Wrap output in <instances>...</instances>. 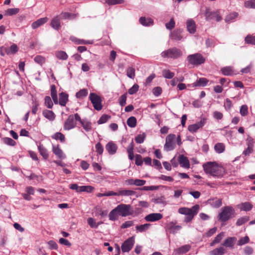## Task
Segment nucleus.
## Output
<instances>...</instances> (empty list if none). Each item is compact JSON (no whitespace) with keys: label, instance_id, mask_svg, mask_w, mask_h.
<instances>
[{"label":"nucleus","instance_id":"nucleus-1","mask_svg":"<svg viewBox=\"0 0 255 255\" xmlns=\"http://www.w3.org/2000/svg\"><path fill=\"white\" fill-rule=\"evenodd\" d=\"M204 172L215 177H222L225 173L224 168L216 162H207L203 165Z\"/></svg>","mask_w":255,"mask_h":255},{"label":"nucleus","instance_id":"nucleus-2","mask_svg":"<svg viewBox=\"0 0 255 255\" xmlns=\"http://www.w3.org/2000/svg\"><path fill=\"white\" fill-rule=\"evenodd\" d=\"M132 213L133 210L130 205L121 204L110 212L109 218L110 220L115 221L118 219L119 216L126 217Z\"/></svg>","mask_w":255,"mask_h":255},{"label":"nucleus","instance_id":"nucleus-3","mask_svg":"<svg viewBox=\"0 0 255 255\" xmlns=\"http://www.w3.org/2000/svg\"><path fill=\"white\" fill-rule=\"evenodd\" d=\"M199 205H195L191 208L187 207H181L178 209V213L186 215L184 219V221L186 223L190 222L194 218V217L197 214L199 210Z\"/></svg>","mask_w":255,"mask_h":255},{"label":"nucleus","instance_id":"nucleus-4","mask_svg":"<svg viewBox=\"0 0 255 255\" xmlns=\"http://www.w3.org/2000/svg\"><path fill=\"white\" fill-rule=\"evenodd\" d=\"M81 120L80 116L77 114L70 115L66 120L64 124V128L65 130H70L74 128L77 124V122Z\"/></svg>","mask_w":255,"mask_h":255},{"label":"nucleus","instance_id":"nucleus-5","mask_svg":"<svg viewBox=\"0 0 255 255\" xmlns=\"http://www.w3.org/2000/svg\"><path fill=\"white\" fill-rule=\"evenodd\" d=\"M235 214L234 208L230 206H226L222 209L219 215V219L222 222H226L229 220Z\"/></svg>","mask_w":255,"mask_h":255},{"label":"nucleus","instance_id":"nucleus-6","mask_svg":"<svg viewBox=\"0 0 255 255\" xmlns=\"http://www.w3.org/2000/svg\"><path fill=\"white\" fill-rule=\"evenodd\" d=\"M182 55L181 50L177 48H172L168 49L167 50L163 51L161 53V57L163 58L177 59Z\"/></svg>","mask_w":255,"mask_h":255},{"label":"nucleus","instance_id":"nucleus-7","mask_svg":"<svg viewBox=\"0 0 255 255\" xmlns=\"http://www.w3.org/2000/svg\"><path fill=\"white\" fill-rule=\"evenodd\" d=\"M188 62L194 66H198L205 62V58L200 53H195L188 56Z\"/></svg>","mask_w":255,"mask_h":255},{"label":"nucleus","instance_id":"nucleus-8","mask_svg":"<svg viewBox=\"0 0 255 255\" xmlns=\"http://www.w3.org/2000/svg\"><path fill=\"white\" fill-rule=\"evenodd\" d=\"M89 99L93 104L94 109L97 111H100L103 108L102 105V99L100 96L95 93H90Z\"/></svg>","mask_w":255,"mask_h":255},{"label":"nucleus","instance_id":"nucleus-9","mask_svg":"<svg viewBox=\"0 0 255 255\" xmlns=\"http://www.w3.org/2000/svg\"><path fill=\"white\" fill-rule=\"evenodd\" d=\"M176 136L174 134H168L166 137L164 148L167 151L173 150L176 146Z\"/></svg>","mask_w":255,"mask_h":255},{"label":"nucleus","instance_id":"nucleus-10","mask_svg":"<svg viewBox=\"0 0 255 255\" xmlns=\"http://www.w3.org/2000/svg\"><path fill=\"white\" fill-rule=\"evenodd\" d=\"M135 243L134 238L131 237L126 240L121 246L123 252H129L132 248Z\"/></svg>","mask_w":255,"mask_h":255},{"label":"nucleus","instance_id":"nucleus-11","mask_svg":"<svg viewBox=\"0 0 255 255\" xmlns=\"http://www.w3.org/2000/svg\"><path fill=\"white\" fill-rule=\"evenodd\" d=\"M206 123V119H202L200 122L193 125H189L188 129L192 133L196 132L199 128H202Z\"/></svg>","mask_w":255,"mask_h":255},{"label":"nucleus","instance_id":"nucleus-12","mask_svg":"<svg viewBox=\"0 0 255 255\" xmlns=\"http://www.w3.org/2000/svg\"><path fill=\"white\" fill-rule=\"evenodd\" d=\"M206 17L208 20L214 19L217 21H219L222 19V16L218 11L214 12L207 11Z\"/></svg>","mask_w":255,"mask_h":255},{"label":"nucleus","instance_id":"nucleus-13","mask_svg":"<svg viewBox=\"0 0 255 255\" xmlns=\"http://www.w3.org/2000/svg\"><path fill=\"white\" fill-rule=\"evenodd\" d=\"M176 222H171L169 223L166 227V231L172 234H175L181 228V226L179 225H176Z\"/></svg>","mask_w":255,"mask_h":255},{"label":"nucleus","instance_id":"nucleus-14","mask_svg":"<svg viewBox=\"0 0 255 255\" xmlns=\"http://www.w3.org/2000/svg\"><path fill=\"white\" fill-rule=\"evenodd\" d=\"M18 51V47L15 44H13L9 47H4L2 48L0 54L2 56L4 55V52L7 54H13Z\"/></svg>","mask_w":255,"mask_h":255},{"label":"nucleus","instance_id":"nucleus-15","mask_svg":"<svg viewBox=\"0 0 255 255\" xmlns=\"http://www.w3.org/2000/svg\"><path fill=\"white\" fill-rule=\"evenodd\" d=\"M163 218L162 214L160 213H151L145 217V220L147 222H155L161 220Z\"/></svg>","mask_w":255,"mask_h":255},{"label":"nucleus","instance_id":"nucleus-16","mask_svg":"<svg viewBox=\"0 0 255 255\" xmlns=\"http://www.w3.org/2000/svg\"><path fill=\"white\" fill-rule=\"evenodd\" d=\"M52 151L57 157L60 159H64L65 158V155L64 154L63 151L60 148L59 145H53Z\"/></svg>","mask_w":255,"mask_h":255},{"label":"nucleus","instance_id":"nucleus-17","mask_svg":"<svg viewBox=\"0 0 255 255\" xmlns=\"http://www.w3.org/2000/svg\"><path fill=\"white\" fill-rule=\"evenodd\" d=\"M117 194L118 196H130L135 195V192L131 190L121 188L118 190Z\"/></svg>","mask_w":255,"mask_h":255},{"label":"nucleus","instance_id":"nucleus-18","mask_svg":"<svg viewBox=\"0 0 255 255\" xmlns=\"http://www.w3.org/2000/svg\"><path fill=\"white\" fill-rule=\"evenodd\" d=\"M178 161L181 166L185 168H190V163L189 160L188 159L187 157L184 156V155H181L179 156Z\"/></svg>","mask_w":255,"mask_h":255},{"label":"nucleus","instance_id":"nucleus-19","mask_svg":"<svg viewBox=\"0 0 255 255\" xmlns=\"http://www.w3.org/2000/svg\"><path fill=\"white\" fill-rule=\"evenodd\" d=\"M238 208L241 211H249L252 210L253 205L250 202H246L242 203L238 205Z\"/></svg>","mask_w":255,"mask_h":255},{"label":"nucleus","instance_id":"nucleus-20","mask_svg":"<svg viewBox=\"0 0 255 255\" xmlns=\"http://www.w3.org/2000/svg\"><path fill=\"white\" fill-rule=\"evenodd\" d=\"M106 149L110 154H115L117 150V145L112 141L108 142L106 146Z\"/></svg>","mask_w":255,"mask_h":255},{"label":"nucleus","instance_id":"nucleus-21","mask_svg":"<svg viewBox=\"0 0 255 255\" xmlns=\"http://www.w3.org/2000/svg\"><path fill=\"white\" fill-rule=\"evenodd\" d=\"M48 20V19L46 17L39 18L32 23V24H31L32 28L33 29H36V28H38V27L42 25L46 22H47Z\"/></svg>","mask_w":255,"mask_h":255},{"label":"nucleus","instance_id":"nucleus-22","mask_svg":"<svg viewBox=\"0 0 255 255\" xmlns=\"http://www.w3.org/2000/svg\"><path fill=\"white\" fill-rule=\"evenodd\" d=\"M186 25L188 31L190 33H194L196 29L195 22L192 19H188L187 21Z\"/></svg>","mask_w":255,"mask_h":255},{"label":"nucleus","instance_id":"nucleus-23","mask_svg":"<svg viewBox=\"0 0 255 255\" xmlns=\"http://www.w3.org/2000/svg\"><path fill=\"white\" fill-rule=\"evenodd\" d=\"M68 101V95L64 92H62L59 94V100L58 103L61 106H65L67 102Z\"/></svg>","mask_w":255,"mask_h":255},{"label":"nucleus","instance_id":"nucleus-24","mask_svg":"<svg viewBox=\"0 0 255 255\" xmlns=\"http://www.w3.org/2000/svg\"><path fill=\"white\" fill-rule=\"evenodd\" d=\"M79 122L81 124V126L86 131H89L92 129V123L91 122L86 119H81V120H79Z\"/></svg>","mask_w":255,"mask_h":255},{"label":"nucleus","instance_id":"nucleus-25","mask_svg":"<svg viewBox=\"0 0 255 255\" xmlns=\"http://www.w3.org/2000/svg\"><path fill=\"white\" fill-rule=\"evenodd\" d=\"M191 249V246L189 245H186L174 250L175 254H183L188 252Z\"/></svg>","mask_w":255,"mask_h":255},{"label":"nucleus","instance_id":"nucleus-26","mask_svg":"<svg viewBox=\"0 0 255 255\" xmlns=\"http://www.w3.org/2000/svg\"><path fill=\"white\" fill-rule=\"evenodd\" d=\"M237 240L235 237H229L225 240L223 245L227 248H233Z\"/></svg>","mask_w":255,"mask_h":255},{"label":"nucleus","instance_id":"nucleus-27","mask_svg":"<svg viewBox=\"0 0 255 255\" xmlns=\"http://www.w3.org/2000/svg\"><path fill=\"white\" fill-rule=\"evenodd\" d=\"M43 116L50 121H53L55 118V114L50 110H44L42 112Z\"/></svg>","mask_w":255,"mask_h":255},{"label":"nucleus","instance_id":"nucleus-28","mask_svg":"<svg viewBox=\"0 0 255 255\" xmlns=\"http://www.w3.org/2000/svg\"><path fill=\"white\" fill-rule=\"evenodd\" d=\"M60 19V17L59 16H57L52 19L51 25L53 28L57 30L60 28L61 27Z\"/></svg>","mask_w":255,"mask_h":255},{"label":"nucleus","instance_id":"nucleus-29","mask_svg":"<svg viewBox=\"0 0 255 255\" xmlns=\"http://www.w3.org/2000/svg\"><path fill=\"white\" fill-rule=\"evenodd\" d=\"M70 39L72 42H73L74 43H75V44H91L92 43V42H91L89 40H85L83 39H78L74 36H70Z\"/></svg>","mask_w":255,"mask_h":255},{"label":"nucleus","instance_id":"nucleus-30","mask_svg":"<svg viewBox=\"0 0 255 255\" xmlns=\"http://www.w3.org/2000/svg\"><path fill=\"white\" fill-rule=\"evenodd\" d=\"M182 31L181 30H174L171 33L170 37L172 39L175 40H180L182 39Z\"/></svg>","mask_w":255,"mask_h":255},{"label":"nucleus","instance_id":"nucleus-31","mask_svg":"<svg viewBox=\"0 0 255 255\" xmlns=\"http://www.w3.org/2000/svg\"><path fill=\"white\" fill-rule=\"evenodd\" d=\"M209 203L214 207L218 208L222 205V200L217 198L210 199L208 201Z\"/></svg>","mask_w":255,"mask_h":255},{"label":"nucleus","instance_id":"nucleus-32","mask_svg":"<svg viewBox=\"0 0 255 255\" xmlns=\"http://www.w3.org/2000/svg\"><path fill=\"white\" fill-rule=\"evenodd\" d=\"M208 81V80L206 78H200L197 80L196 82L193 84V87L205 86L207 84Z\"/></svg>","mask_w":255,"mask_h":255},{"label":"nucleus","instance_id":"nucleus-33","mask_svg":"<svg viewBox=\"0 0 255 255\" xmlns=\"http://www.w3.org/2000/svg\"><path fill=\"white\" fill-rule=\"evenodd\" d=\"M226 252V249L221 247L219 248H216L209 253L210 255H223Z\"/></svg>","mask_w":255,"mask_h":255},{"label":"nucleus","instance_id":"nucleus-34","mask_svg":"<svg viewBox=\"0 0 255 255\" xmlns=\"http://www.w3.org/2000/svg\"><path fill=\"white\" fill-rule=\"evenodd\" d=\"M140 23L144 26H150L152 25L153 21L150 18H146L145 17H141L139 19Z\"/></svg>","mask_w":255,"mask_h":255},{"label":"nucleus","instance_id":"nucleus-35","mask_svg":"<svg viewBox=\"0 0 255 255\" xmlns=\"http://www.w3.org/2000/svg\"><path fill=\"white\" fill-rule=\"evenodd\" d=\"M19 11L18 8H10L4 11V15L5 16H12L18 13Z\"/></svg>","mask_w":255,"mask_h":255},{"label":"nucleus","instance_id":"nucleus-36","mask_svg":"<svg viewBox=\"0 0 255 255\" xmlns=\"http://www.w3.org/2000/svg\"><path fill=\"white\" fill-rule=\"evenodd\" d=\"M162 76L164 78H165L166 79H172L175 75L174 73L173 72H171L169 69L163 70L162 71Z\"/></svg>","mask_w":255,"mask_h":255},{"label":"nucleus","instance_id":"nucleus-37","mask_svg":"<svg viewBox=\"0 0 255 255\" xmlns=\"http://www.w3.org/2000/svg\"><path fill=\"white\" fill-rule=\"evenodd\" d=\"M214 149L218 153H223L225 150V145L223 143H217L214 146Z\"/></svg>","mask_w":255,"mask_h":255},{"label":"nucleus","instance_id":"nucleus-38","mask_svg":"<svg viewBox=\"0 0 255 255\" xmlns=\"http://www.w3.org/2000/svg\"><path fill=\"white\" fill-rule=\"evenodd\" d=\"M133 148H134V145L132 141L130 144L127 147V152L128 153V158L130 160H132L134 158V154H133Z\"/></svg>","mask_w":255,"mask_h":255},{"label":"nucleus","instance_id":"nucleus-39","mask_svg":"<svg viewBox=\"0 0 255 255\" xmlns=\"http://www.w3.org/2000/svg\"><path fill=\"white\" fill-rule=\"evenodd\" d=\"M51 96L55 104H58V99L57 95V91L54 86H52L51 87Z\"/></svg>","mask_w":255,"mask_h":255},{"label":"nucleus","instance_id":"nucleus-40","mask_svg":"<svg viewBox=\"0 0 255 255\" xmlns=\"http://www.w3.org/2000/svg\"><path fill=\"white\" fill-rule=\"evenodd\" d=\"M56 57L61 60H65L68 58V55L63 51H57L55 52Z\"/></svg>","mask_w":255,"mask_h":255},{"label":"nucleus","instance_id":"nucleus-41","mask_svg":"<svg viewBox=\"0 0 255 255\" xmlns=\"http://www.w3.org/2000/svg\"><path fill=\"white\" fill-rule=\"evenodd\" d=\"M38 150L41 155L45 159L49 157V154L47 149L42 145L38 146Z\"/></svg>","mask_w":255,"mask_h":255},{"label":"nucleus","instance_id":"nucleus-42","mask_svg":"<svg viewBox=\"0 0 255 255\" xmlns=\"http://www.w3.org/2000/svg\"><path fill=\"white\" fill-rule=\"evenodd\" d=\"M95 188L94 187L88 185V186H80L79 192H85L87 193H92Z\"/></svg>","mask_w":255,"mask_h":255},{"label":"nucleus","instance_id":"nucleus-43","mask_svg":"<svg viewBox=\"0 0 255 255\" xmlns=\"http://www.w3.org/2000/svg\"><path fill=\"white\" fill-rule=\"evenodd\" d=\"M222 73L226 76L232 75L234 74V71L231 67H226L221 69Z\"/></svg>","mask_w":255,"mask_h":255},{"label":"nucleus","instance_id":"nucleus-44","mask_svg":"<svg viewBox=\"0 0 255 255\" xmlns=\"http://www.w3.org/2000/svg\"><path fill=\"white\" fill-rule=\"evenodd\" d=\"M88 93V90L86 89H83L77 92L76 94V96L78 99H83L87 96Z\"/></svg>","mask_w":255,"mask_h":255},{"label":"nucleus","instance_id":"nucleus-45","mask_svg":"<svg viewBox=\"0 0 255 255\" xmlns=\"http://www.w3.org/2000/svg\"><path fill=\"white\" fill-rule=\"evenodd\" d=\"M249 220L250 218L249 216H246L241 217L240 218L238 219L236 222V225L238 226H240L245 224V223L247 222L248 221H249Z\"/></svg>","mask_w":255,"mask_h":255},{"label":"nucleus","instance_id":"nucleus-46","mask_svg":"<svg viewBox=\"0 0 255 255\" xmlns=\"http://www.w3.org/2000/svg\"><path fill=\"white\" fill-rule=\"evenodd\" d=\"M128 125L131 128H134L136 125V119L134 117L129 118L127 120Z\"/></svg>","mask_w":255,"mask_h":255},{"label":"nucleus","instance_id":"nucleus-47","mask_svg":"<svg viewBox=\"0 0 255 255\" xmlns=\"http://www.w3.org/2000/svg\"><path fill=\"white\" fill-rule=\"evenodd\" d=\"M44 104L48 109H51L53 107V104L51 98L49 96H46L44 98Z\"/></svg>","mask_w":255,"mask_h":255},{"label":"nucleus","instance_id":"nucleus-48","mask_svg":"<svg viewBox=\"0 0 255 255\" xmlns=\"http://www.w3.org/2000/svg\"><path fill=\"white\" fill-rule=\"evenodd\" d=\"M150 226V224H145L139 226H136V229L140 232H142L148 230Z\"/></svg>","mask_w":255,"mask_h":255},{"label":"nucleus","instance_id":"nucleus-49","mask_svg":"<svg viewBox=\"0 0 255 255\" xmlns=\"http://www.w3.org/2000/svg\"><path fill=\"white\" fill-rule=\"evenodd\" d=\"M76 15L74 14H72L69 12H62L61 14V17L64 19H72L75 17Z\"/></svg>","mask_w":255,"mask_h":255},{"label":"nucleus","instance_id":"nucleus-50","mask_svg":"<svg viewBox=\"0 0 255 255\" xmlns=\"http://www.w3.org/2000/svg\"><path fill=\"white\" fill-rule=\"evenodd\" d=\"M52 137L56 140H60L62 142L65 141V136L61 132H56L52 136Z\"/></svg>","mask_w":255,"mask_h":255},{"label":"nucleus","instance_id":"nucleus-51","mask_svg":"<svg viewBox=\"0 0 255 255\" xmlns=\"http://www.w3.org/2000/svg\"><path fill=\"white\" fill-rule=\"evenodd\" d=\"M250 242V239L248 236H245L244 237L241 238L238 241V246H243L244 245Z\"/></svg>","mask_w":255,"mask_h":255},{"label":"nucleus","instance_id":"nucleus-52","mask_svg":"<svg viewBox=\"0 0 255 255\" xmlns=\"http://www.w3.org/2000/svg\"><path fill=\"white\" fill-rule=\"evenodd\" d=\"M224 236V233H221L215 238L214 241L211 243V246H213L215 244L219 243Z\"/></svg>","mask_w":255,"mask_h":255},{"label":"nucleus","instance_id":"nucleus-53","mask_svg":"<svg viewBox=\"0 0 255 255\" xmlns=\"http://www.w3.org/2000/svg\"><path fill=\"white\" fill-rule=\"evenodd\" d=\"M127 76L131 79H133L135 76V70L133 67H128L127 70Z\"/></svg>","mask_w":255,"mask_h":255},{"label":"nucleus","instance_id":"nucleus-54","mask_svg":"<svg viewBox=\"0 0 255 255\" xmlns=\"http://www.w3.org/2000/svg\"><path fill=\"white\" fill-rule=\"evenodd\" d=\"M3 141L5 144L10 146H14L16 144V142L10 137L3 138Z\"/></svg>","mask_w":255,"mask_h":255},{"label":"nucleus","instance_id":"nucleus-55","mask_svg":"<svg viewBox=\"0 0 255 255\" xmlns=\"http://www.w3.org/2000/svg\"><path fill=\"white\" fill-rule=\"evenodd\" d=\"M240 113L242 116H246L248 114V107L247 105H244L241 107Z\"/></svg>","mask_w":255,"mask_h":255},{"label":"nucleus","instance_id":"nucleus-56","mask_svg":"<svg viewBox=\"0 0 255 255\" xmlns=\"http://www.w3.org/2000/svg\"><path fill=\"white\" fill-rule=\"evenodd\" d=\"M247 43L255 45V36L249 35L245 38Z\"/></svg>","mask_w":255,"mask_h":255},{"label":"nucleus","instance_id":"nucleus-57","mask_svg":"<svg viewBox=\"0 0 255 255\" xmlns=\"http://www.w3.org/2000/svg\"><path fill=\"white\" fill-rule=\"evenodd\" d=\"M224 106L226 111H229L233 107L232 101L229 99H226Z\"/></svg>","mask_w":255,"mask_h":255},{"label":"nucleus","instance_id":"nucleus-58","mask_svg":"<svg viewBox=\"0 0 255 255\" xmlns=\"http://www.w3.org/2000/svg\"><path fill=\"white\" fill-rule=\"evenodd\" d=\"M110 118V116L107 115H103L98 121V124H102L106 123Z\"/></svg>","mask_w":255,"mask_h":255},{"label":"nucleus","instance_id":"nucleus-59","mask_svg":"<svg viewBox=\"0 0 255 255\" xmlns=\"http://www.w3.org/2000/svg\"><path fill=\"white\" fill-rule=\"evenodd\" d=\"M238 15L237 12H233L227 16L225 20L227 22H230L235 19Z\"/></svg>","mask_w":255,"mask_h":255},{"label":"nucleus","instance_id":"nucleus-60","mask_svg":"<svg viewBox=\"0 0 255 255\" xmlns=\"http://www.w3.org/2000/svg\"><path fill=\"white\" fill-rule=\"evenodd\" d=\"M245 6L247 8H255V0H251L245 2Z\"/></svg>","mask_w":255,"mask_h":255},{"label":"nucleus","instance_id":"nucleus-61","mask_svg":"<svg viewBox=\"0 0 255 255\" xmlns=\"http://www.w3.org/2000/svg\"><path fill=\"white\" fill-rule=\"evenodd\" d=\"M88 223L90 225L91 228H97L98 226V224H97L96 221L94 219L92 218H88Z\"/></svg>","mask_w":255,"mask_h":255},{"label":"nucleus","instance_id":"nucleus-62","mask_svg":"<svg viewBox=\"0 0 255 255\" xmlns=\"http://www.w3.org/2000/svg\"><path fill=\"white\" fill-rule=\"evenodd\" d=\"M119 101V103L122 107L125 106L126 104V101H127L126 94L122 95L120 97Z\"/></svg>","mask_w":255,"mask_h":255},{"label":"nucleus","instance_id":"nucleus-63","mask_svg":"<svg viewBox=\"0 0 255 255\" xmlns=\"http://www.w3.org/2000/svg\"><path fill=\"white\" fill-rule=\"evenodd\" d=\"M96 151L99 154H102L103 152L104 148L100 142H98L95 146Z\"/></svg>","mask_w":255,"mask_h":255},{"label":"nucleus","instance_id":"nucleus-64","mask_svg":"<svg viewBox=\"0 0 255 255\" xmlns=\"http://www.w3.org/2000/svg\"><path fill=\"white\" fill-rule=\"evenodd\" d=\"M34 60L35 62L39 64H42L45 62V58L40 55L35 56Z\"/></svg>","mask_w":255,"mask_h":255}]
</instances>
